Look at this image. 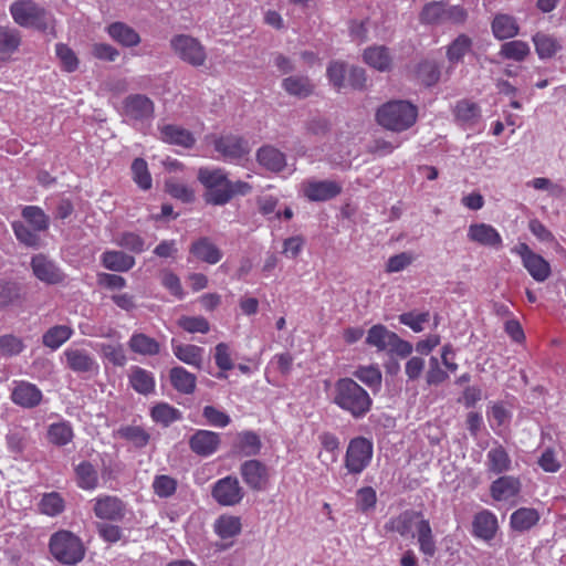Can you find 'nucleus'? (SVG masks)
<instances>
[{
  "instance_id": "4d7b16f0",
  "label": "nucleus",
  "mask_w": 566,
  "mask_h": 566,
  "mask_svg": "<svg viewBox=\"0 0 566 566\" xmlns=\"http://www.w3.org/2000/svg\"><path fill=\"white\" fill-rule=\"evenodd\" d=\"M65 502L62 495L57 492H50L43 494L39 510L41 513L49 516H56L64 511Z\"/></svg>"
},
{
  "instance_id": "6e6d98bb",
  "label": "nucleus",
  "mask_w": 566,
  "mask_h": 566,
  "mask_svg": "<svg viewBox=\"0 0 566 566\" xmlns=\"http://www.w3.org/2000/svg\"><path fill=\"white\" fill-rule=\"evenodd\" d=\"M150 415L155 422L161 423L165 427L181 418L180 411L166 402H160L154 406Z\"/></svg>"
},
{
  "instance_id": "a878e982",
  "label": "nucleus",
  "mask_w": 566,
  "mask_h": 566,
  "mask_svg": "<svg viewBox=\"0 0 566 566\" xmlns=\"http://www.w3.org/2000/svg\"><path fill=\"white\" fill-rule=\"evenodd\" d=\"M424 515L420 511L406 510L398 516L392 517L387 524L386 528L389 531L397 532L401 536H408L412 534V530H417L418 522L423 520Z\"/></svg>"
},
{
  "instance_id": "09e8293b",
  "label": "nucleus",
  "mask_w": 566,
  "mask_h": 566,
  "mask_svg": "<svg viewBox=\"0 0 566 566\" xmlns=\"http://www.w3.org/2000/svg\"><path fill=\"white\" fill-rule=\"evenodd\" d=\"M21 286L17 282L0 281V310L22 303Z\"/></svg>"
},
{
  "instance_id": "412c9836",
  "label": "nucleus",
  "mask_w": 566,
  "mask_h": 566,
  "mask_svg": "<svg viewBox=\"0 0 566 566\" xmlns=\"http://www.w3.org/2000/svg\"><path fill=\"white\" fill-rule=\"evenodd\" d=\"M499 530L496 515L489 510L478 512L472 521V535L485 542L492 541Z\"/></svg>"
},
{
  "instance_id": "2eb2a0df",
  "label": "nucleus",
  "mask_w": 566,
  "mask_h": 566,
  "mask_svg": "<svg viewBox=\"0 0 566 566\" xmlns=\"http://www.w3.org/2000/svg\"><path fill=\"white\" fill-rule=\"evenodd\" d=\"M11 401L24 409L38 407L43 399L41 389L27 380H14L10 394Z\"/></svg>"
},
{
  "instance_id": "f257e3e1",
  "label": "nucleus",
  "mask_w": 566,
  "mask_h": 566,
  "mask_svg": "<svg viewBox=\"0 0 566 566\" xmlns=\"http://www.w3.org/2000/svg\"><path fill=\"white\" fill-rule=\"evenodd\" d=\"M198 180L206 188V201L217 206L226 205L237 195L245 196L251 191L248 182L229 180L221 168H200Z\"/></svg>"
},
{
  "instance_id": "37998d69",
  "label": "nucleus",
  "mask_w": 566,
  "mask_h": 566,
  "mask_svg": "<svg viewBox=\"0 0 566 566\" xmlns=\"http://www.w3.org/2000/svg\"><path fill=\"white\" fill-rule=\"evenodd\" d=\"M539 513L532 507H521L511 515V526L518 532H525L536 525L539 521Z\"/></svg>"
},
{
  "instance_id": "aec40b11",
  "label": "nucleus",
  "mask_w": 566,
  "mask_h": 566,
  "mask_svg": "<svg viewBox=\"0 0 566 566\" xmlns=\"http://www.w3.org/2000/svg\"><path fill=\"white\" fill-rule=\"evenodd\" d=\"M34 276L46 284H60L64 281V273L56 264L43 254H36L31 260Z\"/></svg>"
},
{
  "instance_id": "338daca9",
  "label": "nucleus",
  "mask_w": 566,
  "mask_h": 566,
  "mask_svg": "<svg viewBox=\"0 0 566 566\" xmlns=\"http://www.w3.org/2000/svg\"><path fill=\"white\" fill-rule=\"evenodd\" d=\"M123 439L132 442L136 448H143L149 442V433L139 426H127L119 430Z\"/></svg>"
},
{
  "instance_id": "13d9d810",
  "label": "nucleus",
  "mask_w": 566,
  "mask_h": 566,
  "mask_svg": "<svg viewBox=\"0 0 566 566\" xmlns=\"http://www.w3.org/2000/svg\"><path fill=\"white\" fill-rule=\"evenodd\" d=\"M353 375L373 390H378L381 386L382 376L377 366H358Z\"/></svg>"
},
{
  "instance_id": "603ef678",
  "label": "nucleus",
  "mask_w": 566,
  "mask_h": 566,
  "mask_svg": "<svg viewBox=\"0 0 566 566\" xmlns=\"http://www.w3.org/2000/svg\"><path fill=\"white\" fill-rule=\"evenodd\" d=\"M113 241L120 248L129 250L134 253H142L147 249L145 239L133 231H124L118 233Z\"/></svg>"
},
{
  "instance_id": "ea45409f",
  "label": "nucleus",
  "mask_w": 566,
  "mask_h": 566,
  "mask_svg": "<svg viewBox=\"0 0 566 566\" xmlns=\"http://www.w3.org/2000/svg\"><path fill=\"white\" fill-rule=\"evenodd\" d=\"M363 57L367 65L379 72L390 70L391 56L386 46H369L365 50Z\"/></svg>"
},
{
  "instance_id": "72a5a7b5",
  "label": "nucleus",
  "mask_w": 566,
  "mask_h": 566,
  "mask_svg": "<svg viewBox=\"0 0 566 566\" xmlns=\"http://www.w3.org/2000/svg\"><path fill=\"white\" fill-rule=\"evenodd\" d=\"M129 385L142 395H149L155 390V377L153 373L139 366H133L128 373Z\"/></svg>"
},
{
  "instance_id": "7ed1b4c3",
  "label": "nucleus",
  "mask_w": 566,
  "mask_h": 566,
  "mask_svg": "<svg viewBox=\"0 0 566 566\" xmlns=\"http://www.w3.org/2000/svg\"><path fill=\"white\" fill-rule=\"evenodd\" d=\"M418 109L407 101H390L376 113L377 123L392 132H403L417 120Z\"/></svg>"
},
{
  "instance_id": "4c0bfd02",
  "label": "nucleus",
  "mask_w": 566,
  "mask_h": 566,
  "mask_svg": "<svg viewBox=\"0 0 566 566\" xmlns=\"http://www.w3.org/2000/svg\"><path fill=\"white\" fill-rule=\"evenodd\" d=\"M128 347L133 353L143 356H156L161 346L157 339L144 333H134L128 340Z\"/></svg>"
},
{
  "instance_id": "20e7f679",
  "label": "nucleus",
  "mask_w": 566,
  "mask_h": 566,
  "mask_svg": "<svg viewBox=\"0 0 566 566\" xmlns=\"http://www.w3.org/2000/svg\"><path fill=\"white\" fill-rule=\"evenodd\" d=\"M10 13L20 27L34 28L42 32L53 30L52 14L32 0H15L10 6Z\"/></svg>"
},
{
  "instance_id": "0eeeda50",
  "label": "nucleus",
  "mask_w": 566,
  "mask_h": 566,
  "mask_svg": "<svg viewBox=\"0 0 566 566\" xmlns=\"http://www.w3.org/2000/svg\"><path fill=\"white\" fill-rule=\"evenodd\" d=\"M343 191L339 181L331 179H317L310 177L303 179L297 186V193L310 202H325L335 199Z\"/></svg>"
},
{
  "instance_id": "5fc2aeb1",
  "label": "nucleus",
  "mask_w": 566,
  "mask_h": 566,
  "mask_svg": "<svg viewBox=\"0 0 566 566\" xmlns=\"http://www.w3.org/2000/svg\"><path fill=\"white\" fill-rule=\"evenodd\" d=\"M471 49L472 40L465 34H460L448 46L447 57L451 64L459 63Z\"/></svg>"
},
{
  "instance_id": "864d4df0",
  "label": "nucleus",
  "mask_w": 566,
  "mask_h": 566,
  "mask_svg": "<svg viewBox=\"0 0 566 566\" xmlns=\"http://www.w3.org/2000/svg\"><path fill=\"white\" fill-rule=\"evenodd\" d=\"M6 439L9 450L15 454H21L30 444L29 431L23 427L12 428Z\"/></svg>"
},
{
  "instance_id": "0e129e2a",
  "label": "nucleus",
  "mask_w": 566,
  "mask_h": 566,
  "mask_svg": "<svg viewBox=\"0 0 566 566\" xmlns=\"http://www.w3.org/2000/svg\"><path fill=\"white\" fill-rule=\"evenodd\" d=\"M99 353L104 359L114 366H124L127 361L126 353L122 344H102Z\"/></svg>"
},
{
  "instance_id": "393cba45",
  "label": "nucleus",
  "mask_w": 566,
  "mask_h": 566,
  "mask_svg": "<svg viewBox=\"0 0 566 566\" xmlns=\"http://www.w3.org/2000/svg\"><path fill=\"white\" fill-rule=\"evenodd\" d=\"M214 533L223 541L230 539L222 548H227L233 544V538L242 531V523L239 516L222 514L213 524Z\"/></svg>"
},
{
  "instance_id": "b1692460",
  "label": "nucleus",
  "mask_w": 566,
  "mask_h": 566,
  "mask_svg": "<svg viewBox=\"0 0 566 566\" xmlns=\"http://www.w3.org/2000/svg\"><path fill=\"white\" fill-rule=\"evenodd\" d=\"M521 481L516 476L501 475L490 485V494L495 501H507L521 492Z\"/></svg>"
},
{
  "instance_id": "c9c22d12",
  "label": "nucleus",
  "mask_w": 566,
  "mask_h": 566,
  "mask_svg": "<svg viewBox=\"0 0 566 566\" xmlns=\"http://www.w3.org/2000/svg\"><path fill=\"white\" fill-rule=\"evenodd\" d=\"M532 41L541 60L551 59L562 50V43L555 36L542 31L536 32Z\"/></svg>"
},
{
  "instance_id": "a211bd4d",
  "label": "nucleus",
  "mask_w": 566,
  "mask_h": 566,
  "mask_svg": "<svg viewBox=\"0 0 566 566\" xmlns=\"http://www.w3.org/2000/svg\"><path fill=\"white\" fill-rule=\"evenodd\" d=\"M469 241L493 249H501L503 240L499 231L491 224L484 222L471 223L468 228Z\"/></svg>"
},
{
  "instance_id": "1a4fd4ad",
  "label": "nucleus",
  "mask_w": 566,
  "mask_h": 566,
  "mask_svg": "<svg viewBox=\"0 0 566 566\" xmlns=\"http://www.w3.org/2000/svg\"><path fill=\"white\" fill-rule=\"evenodd\" d=\"M170 46L181 61L191 66L199 67L205 65L207 52L198 39L188 34H178L170 40Z\"/></svg>"
},
{
  "instance_id": "f3484780",
  "label": "nucleus",
  "mask_w": 566,
  "mask_h": 566,
  "mask_svg": "<svg viewBox=\"0 0 566 566\" xmlns=\"http://www.w3.org/2000/svg\"><path fill=\"white\" fill-rule=\"evenodd\" d=\"M243 482L253 491L266 489L270 473L268 467L259 460H248L240 467Z\"/></svg>"
},
{
  "instance_id": "c85d7f7f",
  "label": "nucleus",
  "mask_w": 566,
  "mask_h": 566,
  "mask_svg": "<svg viewBox=\"0 0 566 566\" xmlns=\"http://www.w3.org/2000/svg\"><path fill=\"white\" fill-rule=\"evenodd\" d=\"M189 253L191 258L209 264H216L222 258L221 250L206 237L196 240L191 244Z\"/></svg>"
},
{
  "instance_id": "9d476101",
  "label": "nucleus",
  "mask_w": 566,
  "mask_h": 566,
  "mask_svg": "<svg viewBox=\"0 0 566 566\" xmlns=\"http://www.w3.org/2000/svg\"><path fill=\"white\" fill-rule=\"evenodd\" d=\"M373 442L364 437H356L348 443L345 454V467L352 474H360L373 458Z\"/></svg>"
},
{
  "instance_id": "49530a36",
  "label": "nucleus",
  "mask_w": 566,
  "mask_h": 566,
  "mask_svg": "<svg viewBox=\"0 0 566 566\" xmlns=\"http://www.w3.org/2000/svg\"><path fill=\"white\" fill-rule=\"evenodd\" d=\"M283 88L293 96L305 98L314 91V85L306 76H289L282 82Z\"/></svg>"
},
{
  "instance_id": "680f3d73",
  "label": "nucleus",
  "mask_w": 566,
  "mask_h": 566,
  "mask_svg": "<svg viewBox=\"0 0 566 566\" xmlns=\"http://www.w3.org/2000/svg\"><path fill=\"white\" fill-rule=\"evenodd\" d=\"M22 217L32 226L34 231H45L49 228V218L44 211L35 206L25 207Z\"/></svg>"
},
{
  "instance_id": "f704fd0d",
  "label": "nucleus",
  "mask_w": 566,
  "mask_h": 566,
  "mask_svg": "<svg viewBox=\"0 0 566 566\" xmlns=\"http://www.w3.org/2000/svg\"><path fill=\"white\" fill-rule=\"evenodd\" d=\"M101 262L104 268L115 272H127L135 265L134 256L117 250L105 251Z\"/></svg>"
},
{
  "instance_id": "39448f33",
  "label": "nucleus",
  "mask_w": 566,
  "mask_h": 566,
  "mask_svg": "<svg viewBox=\"0 0 566 566\" xmlns=\"http://www.w3.org/2000/svg\"><path fill=\"white\" fill-rule=\"evenodd\" d=\"M366 344L378 352H387L398 357L406 358L412 353V345L400 338L381 324L371 326L367 333Z\"/></svg>"
},
{
  "instance_id": "f03ea898",
  "label": "nucleus",
  "mask_w": 566,
  "mask_h": 566,
  "mask_svg": "<svg viewBox=\"0 0 566 566\" xmlns=\"http://www.w3.org/2000/svg\"><path fill=\"white\" fill-rule=\"evenodd\" d=\"M332 395V401L355 419L365 417L373 406L369 394L352 378H339Z\"/></svg>"
},
{
  "instance_id": "a18cd8bd",
  "label": "nucleus",
  "mask_w": 566,
  "mask_h": 566,
  "mask_svg": "<svg viewBox=\"0 0 566 566\" xmlns=\"http://www.w3.org/2000/svg\"><path fill=\"white\" fill-rule=\"evenodd\" d=\"M48 440L56 447H63L73 440L74 433L69 421L51 423L48 428Z\"/></svg>"
},
{
  "instance_id": "4468645a",
  "label": "nucleus",
  "mask_w": 566,
  "mask_h": 566,
  "mask_svg": "<svg viewBox=\"0 0 566 566\" xmlns=\"http://www.w3.org/2000/svg\"><path fill=\"white\" fill-rule=\"evenodd\" d=\"M92 510L99 520L120 522L126 514L125 503L114 495H98L91 501Z\"/></svg>"
},
{
  "instance_id": "8fccbe9b",
  "label": "nucleus",
  "mask_w": 566,
  "mask_h": 566,
  "mask_svg": "<svg viewBox=\"0 0 566 566\" xmlns=\"http://www.w3.org/2000/svg\"><path fill=\"white\" fill-rule=\"evenodd\" d=\"M234 448L245 457L255 455L261 449V441L254 432L244 431L237 434Z\"/></svg>"
},
{
  "instance_id": "a19ab883",
  "label": "nucleus",
  "mask_w": 566,
  "mask_h": 566,
  "mask_svg": "<svg viewBox=\"0 0 566 566\" xmlns=\"http://www.w3.org/2000/svg\"><path fill=\"white\" fill-rule=\"evenodd\" d=\"M109 36L123 46H136L140 42L139 34L123 22H114L107 28Z\"/></svg>"
},
{
  "instance_id": "5701e85b",
  "label": "nucleus",
  "mask_w": 566,
  "mask_h": 566,
  "mask_svg": "<svg viewBox=\"0 0 566 566\" xmlns=\"http://www.w3.org/2000/svg\"><path fill=\"white\" fill-rule=\"evenodd\" d=\"M485 468L491 475H502L512 468V459L506 449L499 442H494L486 453Z\"/></svg>"
},
{
  "instance_id": "ddd939ff",
  "label": "nucleus",
  "mask_w": 566,
  "mask_h": 566,
  "mask_svg": "<svg viewBox=\"0 0 566 566\" xmlns=\"http://www.w3.org/2000/svg\"><path fill=\"white\" fill-rule=\"evenodd\" d=\"M211 495L219 505L235 506L242 501L244 490L238 478L228 475L212 485Z\"/></svg>"
},
{
  "instance_id": "79ce46f5",
  "label": "nucleus",
  "mask_w": 566,
  "mask_h": 566,
  "mask_svg": "<svg viewBox=\"0 0 566 566\" xmlns=\"http://www.w3.org/2000/svg\"><path fill=\"white\" fill-rule=\"evenodd\" d=\"M256 158L261 166L276 172L283 170L286 165L285 155L272 146L260 148Z\"/></svg>"
},
{
  "instance_id": "6ab92c4d",
  "label": "nucleus",
  "mask_w": 566,
  "mask_h": 566,
  "mask_svg": "<svg viewBox=\"0 0 566 566\" xmlns=\"http://www.w3.org/2000/svg\"><path fill=\"white\" fill-rule=\"evenodd\" d=\"M213 144L214 149L229 161L243 158L250 150L247 140L233 135L218 137Z\"/></svg>"
},
{
  "instance_id": "de8ad7c7",
  "label": "nucleus",
  "mask_w": 566,
  "mask_h": 566,
  "mask_svg": "<svg viewBox=\"0 0 566 566\" xmlns=\"http://www.w3.org/2000/svg\"><path fill=\"white\" fill-rule=\"evenodd\" d=\"M531 54L530 45L521 40L504 42L501 45L499 55L505 60L523 62Z\"/></svg>"
},
{
  "instance_id": "dca6fc26",
  "label": "nucleus",
  "mask_w": 566,
  "mask_h": 566,
  "mask_svg": "<svg viewBox=\"0 0 566 566\" xmlns=\"http://www.w3.org/2000/svg\"><path fill=\"white\" fill-rule=\"evenodd\" d=\"M189 449L196 455L201 458H208L214 454L221 446L220 433L197 429L188 439Z\"/></svg>"
},
{
  "instance_id": "9b49d317",
  "label": "nucleus",
  "mask_w": 566,
  "mask_h": 566,
  "mask_svg": "<svg viewBox=\"0 0 566 566\" xmlns=\"http://www.w3.org/2000/svg\"><path fill=\"white\" fill-rule=\"evenodd\" d=\"M512 252L521 258L523 266L537 282L546 281L552 274V268L547 260L535 253L528 244L520 242Z\"/></svg>"
},
{
  "instance_id": "4be33fe9",
  "label": "nucleus",
  "mask_w": 566,
  "mask_h": 566,
  "mask_svg": "<svg viewBox=\"0 0 566 566\" xmlns=\"http://www.w3.org/2000/svg\"><path fill=\"white\" fill-rule=\"evenodd\" d=\"M159 137L163 142L184 148H191L196 144L193 134L176 124L161 123L158 125Z\"/></svg>"
},
{
  "instance_id": "774afa93",
  "label": "nucleus",
  "mask_w": 566,
  "mask_h": 566,
  "mask_svg": "<svg viewBox=\"0 0 566 566\" xmlns=\"http://www.w3.org/2000/svg\"><path fill=\"white\" fill-rule=\"evenodd\" d=\"M417 76L422 84L427 86L434 85L440 78L438 64L433 61H423L418 65Z\"/></svg>"
},
{
  "instance_id": "e433bc0d",
  "label": "nucleus",
  "mask_w": 566,
  "mask_h": 566,
  "mask_svg": "<svg viewBox=\"0 0 566 566\" xmlns=\"http://www.w3.org/2000/svg\"><path fill=\"white\" fill-rule=\"evenodd\" d=\"M21 44L20 32L10 27H0V61H8Z\"/></svg>"
},
{
  "instance_id": "c03bdc74",
  "label": "nucleus",
  "mask_w": 566,
  "mask_h": 566,
  "mask_svg": "<svg viewBox=\"0 0 566 566\" xmlns=\"http://www.w3.org/2000/svg\"><path fill=\"white\" fill-rule=\"evenodd\" d=\"M73 333L69 325H55L43 334L42 343L45 347L56 350L72 337Z\"/></svg>"
},
{
  "instance_id": "69168bd1",
  "label": "nucleus",
  "mask_w": 566,
  "mask_h": 566,
  "mask_svg": "<svg viewBox=\"0 0 566 566\" xmlns=\"http://www.w3.org/2000/svg\"><path fill=\"white\" fill-rule=\"evenodd\" d=\"M178 482L172 476L161 474L156 475L153 482V490L154 493L161 497H170L172 496L177 491Z\"/></svg>"
},
{
  "instance_id": "f8f14e48",
  "label": "nucleus",
  "mask_w": 566,
  "mask_h": 566,
  "mask_svg": "<svg viewBox=\"0 0 566 566\" xmlns=\"http://www.w3.org/2000/svg\"><path fill=\"white\" fill-rule=\"evenodd\" d=\"M62 361L70 370L85 376L97 374L98 364L94 356L84 348L70 346L62 354Z\"/></svg>"
},
{
  "instance_id": "bf43d9fd",
  "label": "nucleus",
  "mask_w": 566,
  "mask_h": 566,
  "mask_svg": "<svg viewBox=\"0 0 566 566\" xmlns=\"http://www.w3.org/2000/svg\"><path fill=\"white\" fill-rule=\"evenodd\" d=\"M130 170L133 180L138 185L140 189L149 190L151 188L153 180L145 159H134Z\"/></svg>"
},
{
  "instance_id": "423d86ee",
  "label": "nucleus",
  "mask_w": 566,
  "mask_h": 566,
  "mask_svg": "<svg viewBox=\"0 0 566 566\" xmlns=\"http://www.w3.org/2000/svg\"><path fill=\"white\" fill-rule=\"evenodd\" d=\"M49 547L54 558L66 565L77 564L85 554L81 539L69 531L54 533L50 538Z\"/></svg>"
},
{
  "instance_id": "2f4dec72",
  "label": "nucleus",
  "mask_w": 566,
  "mask_h": 566,
  "mask_svg": "<svg viewBox=\"0 0 566 566\" xmlns=\"http://www.w3.org/2000/svg\"><path fill=\"white\" fill-rule=\"evenodd\" d=\"M213 359L216 363V366L220 370L217 374V378L219 379H226L227 378V371L234 368L235 364V352L231 344L229 343H219L216 345L213 349Z\"/></svg>"
},
{
  "instance_id": "e2e57ef3",
  "label": "nucleus",
  "mask_w": 566,
  "mask_h": 566,
  "mask_svg": "<svg viewBox=\"0 0 566 566\" xmlns=\"http://www.w3.org/2000/svg\"><path fill=\"white\" fill-rule=\"evenodd\" d=\"M177 324L184 331L192 334H207L210 331V324L203 316L182 315L178 318Z\"/></svg>"
},
{
  "instance_id": "bb28decb",
  "label": "nucleus",
  "mask_w": 566,
  "mask_h": 566,
  "mask_svg": "<svg viewBox=\"0 0 566 566\" xmlns=\"http://www.w3.org/2000/svg\"><path fill=\"white\" fill-rule=\"evenodd\" d=\"M417 539V544L421 554L427 557H433L437 553V541L431 524L426 517L420 520L417 530L411 534Z\"/></svg>"
},
{
  "instance_id": "cd10ccee",
  "label": "nucleus",
  "mask_w": 566,
  "mask_h": 566,
  "mask_svg": "<svg viewBox=\"0 0 566 566\" xmlns=\"http://www.w3.org/2000/svg\"><path fill=\"white\" fill-rule=\"evenodd\" d=\"M453 114L455 120L464 128H473L481 120V111L479 105L471 99H461L457 102Z\"/></svg>"
},
{
  "instance_id": "052dcab7",
  "label": "nucleus",
  "mask_w": 566,
  "mask_h": 566,
  "mask_svg": "<svg viewBox=\"0 0 566 566\" xmlns=\"http://www.w3.org/2000/svg\"><path fill=\"white\" fill-rule=\"evenodd\" d=\"M431 315L429 311L417 312L410 311L399 315L398 319L401 324L410 327L415 333H420L424 329V325L430 322Z\"/></svg>"
},
{
  "instance_id": "7c9ffc66",
  "label": "nucleus",
  "mask_w": 566,
  "mask_h": 566,
  "mask_svg": "<svg viewBox=\"0 0 566 566\" xmlns=\"http://www.w3.org/2000/svg\"><path fill=\"white\" fill-rule=\"evenodd\" d=\"M491 29L494 38L506 40L516 36L520 32V25L513 15L497 13L492 20Z\"/></svg>"
},
{
  "instance_id": "58836bf2",
  "label": "nucleus",
  "mask_w": 566,
  "mask_h": 566,
  "mask_svg": "<svg viewBox=\"0 0 566 566\" xmlns=\"http://www.w3.org/2000/svg\"><path fill=\"white\" fill-rule=\"evenodd\" d=\"M169 379L171 386L181 394L190 395L196 389V376L181 366H177L170 369Z\"/></svg>"
},
{
  "instance_id": "c756f323",
  "label": "nucleus",
  "mask_w": 566,
  "mask_h": 566,
  "mask_svg": "<svg viewBox=\"0 0 566 566\" xmlns=\"http://www.w3.org/2000/svg\"><path fill=\"white\" fill-rule=\"evenodd\" d=\"M171 348L179 360L195 368H201L205 354L202 347L192 344H182L172 339Z\"/></svg>"
},
{
  "instance_id": "3c124183",
  "label": "nucleus",
  "mask_w": 566,
  "mask_h": 566,
  "mask_svg": "<svg viewBox=\"0 0 566 566\" xmlns=\"http://www.w3.org/2000/svg\"><path fill=\"white\" fill-rule=\"evenodd\" d=\"M444 1H432L423 6L419 19L423 24H444Z\"/></svg>"
},
{
  "instance_id": "6e6552de",
  "label": "nucleus",
  "mask_w": 566,
  "mask_h": 566,
  "mask_svg": "<svg viewBox=\"0 0 566 566\" xmlns=\"http://www.w3.org/2000/svg\"><path fill=\"white\" fill-rule=\"evenodd\" d=\"M124 120L134 127H144L154 119V102L143 94L128 95L123 102Z\"/></svg>"
},
{
  "instance_id": "473e14b6",
  "label": "nucleus",
  "mask_w": 566,
  "mask_h": 566,
  "mask_svg": "<svg viewBox=\"0 0 566 566\" xmlns=\"http://www.w3.org/2000/svg\"><path fill=\"white\" fill-rule=\"evenodd\" d=\"M76 485L82 490H95L98 486L99 475L97 468L90 461H82L74 467Z\"/></svg>"
}]
</instances>
